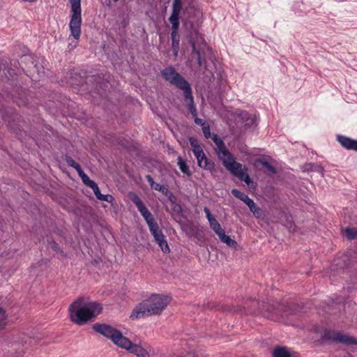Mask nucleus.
<instances>
[{
	"label": "nucleus",
	"mask_w": 357,
	"mask_h": 357,
	"mask_svg": "<svg viewBox=\"0 0 357 357\" xmlns=\"http://www.w3.org/2000/svg\"><path fill=\"white\" fill-rule=\"evenodd\" d=\"M95 331L109 338L118 347L126 349L137 357H150L149 352L139 344H133L122 333L107 324H96L93 326Z\"/></svg>",
	"instance_id": "f257e3e1"
},
{
	"label": "nucleus",
	"mask_w": 357,
	"mask_h": 357,
	"mask_svg": "<svg viewBox=\"0 0 357 357\" xmlns=\"http://www.w3.org/2000/svg\"><path fill=\"white\" fill-rule=\"evenodd\" d=\"M102 311L100 304L89 298L80 297L71 303L68 312L71 321L82 325L95 318Z\"/></svg>",
	"instance_id": "f03ea898"
},
{
	"label": "nucleus",
	"mask_w": 357,
	"mask_h": 357,
	"mask_svg": "<svg viewBox=\"0 0 357 357\" xmlns=\"http://www.w3.org/2000/svg\"><path fill=\"white\" fill-rule=\"evenodd\" d=\"M170 298L160 294H153L139 303L132 310L130 318L139 319L146 316L160 315L170 303Z\"/></svg>",
	"instance_id": "7ed1b4c3"
},
{
	"label": "nucleus",
	"mask_w": 357,
	"mask_h": 357,
	"mask_svg": "<svg viewBox=\"0 0 357 357\" xmlns=\"http://www.w3.org/2000/svg\"><path fill=\"white\" fill-rule=\"evenodd\" d=\"M221 161L224 167L239 180L243 181L249 187L251 184H253L249 174L247 173L248 169L246 167L236 162L231 153L222 159Z\"/></svg>",
	"instance_id": "20e7f679"
},
{
	"label": "nucleus",
	"mask_w": 357,
	"mask_h": 357,
	"mask_svg": "<svg viewBox=\"0 0 357 357\" xmlns=\"http://www.w3.org/2000/svg\"><path fill=\"white\" fill-rule=\"evenodd\" d=\"M70 3V36L78 40L81 35L82 8L81 0H69Z\"/></svg>",
	"instance_id": "39448f33"
},
{
	"label": "nucleus",
	"mask_w": 357,
	"mask_h": 357,
	"mask_svg": "<svg viewBox=\"0 0 357 357\" xmlns=\"http://www.w3.org/2000/svg\"><path fill=\"white\" fill-rule=\"evenodd\" d=\"M162 77L172 85L185 92L191 88L189 82L185 80L173 66H169L161 70Z\"/></svg>",
	"instance_id": "423d86ee"
},
{
	"label": "nucleus",
	"mask_w": 357,
	"mask_h": 357,
	"mask_svg": "<svg viewBox=\"0 0 357 357\" xmlns=\"http://www.w3.org/2000/svg\"><path fill=\"white\" fill-rule=\"evenodd\" d=\"M322 338L331 342L340 343L345 345L357 344V340L354 337L333 329L325 330Z\"/></svg>",
	"instance_id": "0eeeda50"
},
{
	"label": "nucleus",
	"mask_w": 357,
	"mask_h": 357,
	"mask_svg": "<svg viewBox=\"0 0 357 357\" xmlns=\"http://www.w3.org/2000/svg\"><path fill=\"white\" fill-rule=\"evenodd\" d=\"M189 43L192 49V53L197 55V60L199 66L206 63V60L202 59V53L204 51L206 43L202 36L196 30L192 32L189 37Z\"/></svg>",
	"instance_id": "6e6552de"
},
{
	"label": "nucleus",
	"mask_w": 357,
	"mask_h": 357,
	"mask_svg": "<svg viewBox=\"0 0 357 357\" xmlns=\"http://www.w3.org/2000/svg\"><path fill=\"white\" fill-rule=\"evenodd\" d=\"M231 194L236 198L243 202L250 208V211L253 213L254 216L257 219H264L265 213L264 211L259 208L255 202L250 199L247 195L241 192L237 189H233Z\"/></svg>",
	"instance_id": "1a4fd4ad"
},
{
	"label": "nucleus",
	"mask_w": 357,
	"mask_h": 357,
	"mask_svg": "<svg viewBox=\"0 0 357 357\" xmlns=\"http://www.w3.org/2000/svg\"><path fill=\"white\" fill-rule=\"evenodd\" d=\"M236 116L238 121L243 124L245 129L255 128L257 126V119L256 115L250 114L245 111H237Z\"/></svg>",
	"instance_id": "9d476101"
},
{
	"label": "nucleus",
	"mask_w": 357,
	"mask_h": 357,
	"mask_svg": "<svg viewBox=\"0 0 357 357\" xmlns=\"http://www.w3.org/2000/svg\"><path fill=\"white\" fill-rule=\"evenodd\" d=\"M146 220L149 230L151 234L153 236L155 241H158L159 239H162L164 237V234H162L161 229L159 228L158 223L155 222L153 215L152 213L146 215L144 218Z\"/></svg>",
	"instance_id": "9b49d317"
},
{
	"label": "nucleus",
	"mask_w": 357,
	"mask_h": 357,
	"mask_svg": "<svg viewBox=\"0 0 357 357\" xmlns=\"http://www.w3.org/2000/svg\"><path fill=\"white\" fill-rule=\"evenodd\" d=\"M211 138L216 145V148L215 149V153L220 160L225 158L227 155H230L231 153L227 149L224 142L217 134H213Z\"/></svg>",
	"instance_id": "f8f14e48"
},
{
	"label": "nucleus",
	"mask_w": 357,
	"mask_h": 357,
	"mask_svg": "<svg viewBox=\"0 0 357 357\" xmlns=\"http://www.w3.org/2000/svg\"><path fill=\"white\" fill-rule=\"evenodd\" d=\"M194 155L197 160L198 165L201 168L208 170L211 172L215 171L214 162L206 158L204 151H201V153L199 155Z\"/></svg>",
	"instance_id": "ddd939ff"
},
{
	"label": "nucleus",
	"mask_w": 357,
	"mask_h": 357,
	"mask_svg": "<svg viewBox=\"0 0 357 357\" xmlns=\"http://www.w3.org/2000/svg\"><path fill=\"white\" fill-rule=\"evenodd\" d=\"M182 9V0H174L172 4V11L169 20L171 24L176 26L179 23V15Z\"/></svg>",
	"instance_id": "4468645a"
},
{
	"label": "nucleus",
	"mask_w": 357,
	"mask_h": 357,
	"mask_svg": "<svg viewBox=\"0 0 357 357\" xmlns=\"http://www.w3.org/2000/svg\"><path fill=\"white\" fill-rule=\"evenodd\" d=\"M129 198L135 204L143 218L151 213L137 195L130 193Z\"/></svg>",
	"instance_id": "2eb2a0df"
},
{
	"label": "nucleus",
	"mask_w": 357,
	"mask_h": 357,
	"mask_svg": "<svg viewBox=\"0 0 357 357\" xmlns=\"http://www.w3.org/2000/svg\"><path fill=\"white\" fill-rule=\"evenodd\" d=\"M204 211L206 213V218L209 222L210 227L217 234H220L224 229L222 228L220 224L218 222L215 218L211 214L210 210L205 207Z\"/></svg>",
	"instance_id": "dca6fc26"
},
{
	"label": "nucleus",
	"mask_w": 357,
	"mask_h": 357,
	"mask_svg": "<svg viewBox=\"0 0 357 357\" xmlns=\"http://www.w3.org/2000/svg\"><path fill=\"white\" fill-rule=\"evenodd\" d=\"M337 141L346 149L357 151V140L344 135H338Z\"/></svg>",
	"instance_id": "f3484780"
},
{
	"label": "nucleus",
	"mask_w": 357,
	"mask_h": 357,
	"mask_svg": "<svg viewBox=\"0 0 357 357\" xmlns=\"http://www.w3.org/2000/svg\"><path fill=\"white\" fill-rule=\"evenodd\" d=\"M280 222L284 225L290 232H295L296 227L293 221L292 217L284 212L280 213Z\"/></svg>",
	"instance_id": "a211bd4d"
},
{
	"label": "nucleus",
	"mask_w": 357,
	"mask_h": 357,
	"mask_svg": "<svg viewBox=\"0 0 357 357\" xmlns=\"http://www.w3.org/2000/svg\"><path fill=\"white\" fill-rule=\"evenodd\" d=\"M184 98L188 104V107L193 117L197 116V111L194 102V98L192 94V89L186 90L183 92Z\"/></svg>",
	"instance_id": "6ab92c4d"
},
{
	"label": "nucleus",
	"mask_w": 357,
	"mask_h": 357,
	"mask_svg": "<svg viewBox=\"0 0 357 357\" xmlns=\"http://www.w3.org/2000/svg\"><path fill=\"white\" fill-rule=\"evenodd\" d=\"M146 178L152 189L158 190L166 196L169 195L170 196L172 197V198H174V197L172 196V192L169 190V189L167 187L162 185L158 183H155L151 175H146Z\"/></svg>",
	"instance_id": "aec40b11"
},
{
	"label": "nucleus",
	"mask_w": 357,
	"mask_h": 357,
	"mask_svg": "<svg viewBox=\"0 0 357 357\" xmlns=\"http://www.w3.org/2000/svg\"><path fill=\"white\" fill-rule=\"evenodd\" d=\"M96 198L100 201H105V202H109V203H112L114 200V198L112 195H102V193L100 192V190L98 186V185H96L94 188H92Z\"/></svg>",
	"instance_id": "412c9836"
},
{
	"label": "nucleus",
	"mask_w": 357,
	"mask_h": 357,
	"mask_svg": "<svg viewBox=\"0 0 357 357\" xmlns=\"http://www.w3.org/2000/svg\"><path fill=\"white\" fill-rule=\"evenodd\" d=\"M218 236L222 243L227 244L229 247L232 248H237L238 243L235 240L231 239L229 236L226 235L225 230L218 234Z\"/></svg>",
	"instance_id": "4be33fe9"
},
{
	"label": "nucleus",
	"mask_w": 357,
	"mask_h": 357,
	"mask_svg": "<svg viewBox=\"0 0 357 357\" xmlns=\"http://www.w3.org/2000/svg\"><path fill=\"white\" fill-rule=\"evenodd\" d=\"M179 27V23H177L176 26H174V24H172V47L173 48L176 47L178 49L179 47V39L178 36V30Z\"/></svg>",
	"instance_id": "5701e85b"
},
{
	"label": "nucleus",
	"mask_w": 357,
	"mask_h": 357,
	"mask_svg": "<svg viewBox=\"0 0 357 357\" xmlns=\"http://www.w3.org/2000/svg\"><path fill=\"white\" fill-rule=\"evenodd\" d=\"M178 166L180 169V170L185 174H186L188 176H190L192 175L190 171L189 170V167L187 165L185 160L182 159L181 156H178Z\"/></svg>",
	"instance_id": "b1692460"
},
{
	"label": "nucleus",
	"mask_w": 357,
	"mask_h": 357,
	"mask_svg": "<svg viewBox=\"0 0 357 357\" xmlns=\"http://www.w3.org/2000/svg\"><path fill=\"white\" fill-rule=\"evenodd\" d=\"M78 174L82 178L83 183L91 189L94 188V187L97 185L95 181L89 178V177L84 172L82 169L78 173Z\"/></svg>",
	"instance_id": "393cba45"
},
{
	"label": "nucleus",
	"mask_w": 357,
	"mask_h": 357,
	"mask_svg": "<svg viewBox=\"0 0 357 357\" xmlns=\"http://www.w3.org/2000/svg\"><path fill=\"white\" fill-rule=\"evenodd\" d=\"M189 142L192 148V152L194 154L199 155L201 153V151H203V149L199 145L198 141L196 139H195L193 137H190Z\"/></svg>",
	"instance_id": "a878e982"
},
{
	"label": "nucleus",
	"mask_w": 357,
	"mask_h": 357,
	"mask_svg": "<svg viewBox=\"0 0 357 357\" xmlns=\"http://www.w3.org/2000/svg\"><path fill=\"white\" fill-rule=\"evenodd\" d=\"M65 160L68 166L72 167L77 171V174L82 169L80 165L70 156H66Z\"/></svg>",
	"instance_id": "bb28decb"
},
{
	"label": "nucleus",
	"mask_w": 357,
	"mask_h": 357,
	"mask_svg": "<svg viewBox=\"0 0 357 357\" xmlns=\"http://www.w3.org/2000/svg\"><path fill=\"white\" fill-rule=\"evenodd\" d=\"M344 235L349 240L357 238V229L354 227H347L344 229Z\"/></svg>",
	"instance_id": "cd10ccee"
},
{
	"label": "nucleus",
	"mask_w": 357,
	"mask_h": 357,
	"mask_svg": "<svg viewBox=\"0 0 357 357\" xmlns=\"http://www.w3.org/2000/svg\"><path fill=\"white\" fill-rule=\"evenodd\" d=\"M275 357H291L290 354L285 348L278 347L273 351Z\"/></svg>",
	"instance_id": "c85d7f7f"
},
{
	"label": "nucleus",
	"mask_w": 357,
	"mask_h": 357,
	"mask_svg": "<svg viewBox=\"0 0 357 357\" xmlns=\"http://www.w3.org/2000/svg\"><path fill=\"white\" fill-rule=\"evenodd\" d=\"M156 242L164 253H169L170 252L167 242L165 240V236L162 237V239L160 238L156 241Z\"/></svg>",
	"instance_id": "c756f323"
},
{
	"label": "nucleus",
	"mask_w": 357,
	"mask_h": 357,
	"mask_svg": "<svg viewBox=\"0 0 357 357\" xmlns=\"http://www.w3.org/2000/svg\"><path fill=\"white\" fill-rule=\"evenodd\" d=\"M32 340L26 335H22L17 340L15 341V344L22 346L24 344H31Z\"/></svg>",
	"instance_id": "7c9ffc66"
},
{
	"label": "nucleus",
	"mask_w": 357,
	"mask_h": 357,
	"mask_svg": "<svg viewBox=\"0 0 357 357\" xmlns=\"http://www.w3.org/2000/svg\"><path fill=\"white\" fill-rule=\"evenodd\" d=\"M6 315L5 311L0 307V329L4 328L6 324Z\"/></svg>",
	"instance_id": "2f4dec72"
},
{
	"label": "nucleus",
	"mask_w": 357,
	"mask_h": 357,
	"mask_svg": "<svg viewBox=\"0 0 357 357\" xmlns=\"http://www.w3.org/2000/svg\"><path fill=\"white\" fill-rule=\"evenodd\" d=\"M48 245L56 252H63L62 250L60 248L58 243H56L54 241L52 240L49 241Z\"/></svg>",
	"instance_id": "473e14b6"
},
{
	"label": "nucleus",
	"mask_w": 357,
	"mask_h": 357,
	"mask_svg": "<svg viewBox=\"0 0 357 357\" xmlns=\"http://www.w3.org/2000/svg\"><path fill=\"white\" fill-rule=\"evenodd\" d=\"M202 132L204 133V137L208 139L212 136L210 131V127L208 125L204 126L202 127Z\"/></svg>",
	"instance_id": "72a5a7b5"
},
{
	"label": "nucleus",
	"mask_w": 357,
	"mask_h": 357,
	"mask_svg": "<svg viewBox=\"0 0 357 357\" xmlns=\"http://www.w3.org/2000/svg\"><path fill=\"white\" fill-rule=\"evenodd\" d=\"M264 167H265L267 169H268L271 172L275 173V169L271 165H270L268 162H264L263 163Z\"/></svg>",
	"instance_id": "f704fd0d"
},
{
	"label": "nucleus",
	"mask_w": 357,
	"mask_h": 357,
	"mask_svg": "<svg viewBox=\"0 0 357 357\" xmlns=\"http://www.w3.org/2000/svg\"><path fill=\"white\" fill-rule=\"evenodd\" d=\"M195 118V123L197 124V125H200L202 126V127L204 126H206V123L202 119H199L197 117V116L196 117H194Z\"/></svg>",
	"instance_id": "c9c22d12"
},
{
	"label": "nucleus",
	"mask_w": 357,
	"mask_h": 357,
	"mask_svg": "<svg viewBox=\"0 0 357 357\" xmlns=\"http://www.w3.org/2000/svg\"><path fill=\"white\" fill-rule=\"evenodd\" d=\"M262 307H263V308H262L261 311H262V310H266V311H271V308H269V307H266L264 305V303L262 304Z\"/></svg>",
	"instance_id": "e433bc0d"
},
{
	"label": "nucleus",
	"mask_w": 357,
	"mask_h": 357,
	"mask_svg": "<svg viewBox=\"0 0 357 357\" xmlns=\"http://www.w3.org/2000/svg\"><path fill=\"white\" fill-rule=\"evenodd\" d=\"M174 49V55L175 56H177V54H178V50L176 47L175 48H173Z\"/></svg>",
	"instance_id": "4c0bfd02"
},
{
	"label": "nucleus",
	"mask_w": 357,
	"mask_h": 357,
	"mask_svg": "<svg viewBox=\"0 0 357 357\" xmlns=\"http://www.w3.org/2000/svg\"><path fill=\"white\" fill-rule=\"evenodd\" d=\"M176 208H178L179 209H181V206H176L175 208H174L175 211L176 210Z\"/></svg>",
	"instance_id": "58836bf2"
},
{
	"label": "nucleus",
	"mask_w": 357,
	"mask_h": 357,
	"mask_svg": "<svg viewBox=\"0 0 357 357\" xmlns=\"http://www.w3.org/2000/svg\"><path fill=\"white\" fill-rule=\"evenodd\" d=\"M319 169H320V171H321V174L323 175V174H323V168H322V167H319Z\"/></svg>",
	"instance_id": "ea45409f"
},
{
	"label": "nucleus",
	"mask_w": 357,
	"mask_h": 357,
	"mask_svg": "<svg viewBox=\"0 0 357 357\" xmlns=\"http://www.w3.org/2000/svg\"><path fill=\"white\" fill-rule=\"evenodd\" d=\"M241 310H242V307H240L239 309H238V310H234V312H236V311H241Z\"/></svg>",
	"instance_id": "a19ab883"
},
{
	"label": "nucleus",
	"mask_w": 357,
	"mask_h": 357,
	"mask_svg": "<svg viewBox=\"0 0 357 357\" xmlns=\"http://www.w3.org/2000/svg\"><path fill=\"white\" fill-rule=\"evenodd\" d=\"M23 352H24V350H23V349H22L21 351H20L18 352V354H22V353H23Z\"/></svg>",
	"instance_id": "79ce46f5"
},
{
	"label": "nucleus",
	"mask_w": 357,
	"mask_h": 357,
	"mask_svg": "<svg viewBox=\"0 0 357 357\" xmlns=\"http://www.w3.org/2000/svg\"><path fill=\"white\" fill-rule=\"evenodd\" d=\"M114 1H118L119 0H113Z\"/></svg>",
	"instance_id": "37998d69"
}]
</instances>
